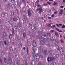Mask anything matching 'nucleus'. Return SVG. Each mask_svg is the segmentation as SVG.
Instances as JSON below:
<instances>
[{
	"instance_id": "obj_1",
	"label": "nucleus",
	"mask_w": 65,
	"mask_h": 65,
	"mask_svg": "<svg viewBox=\"0 0 65 65\" xmlns=\"http://www.w3.org/2000/svg\"><path fill=\"white\" fill-rule=\"evenodd\" d=\"M32 45L33 46H32V50L33 51L32 53L33 57H35V56H36V60L37 61H38L40 58H41V59H42L43 57L42 55V53H43L42 47H40L39 48V51L41 53V54H35V52H36V50L35 49V47L36 46V44L35 41H33Z\"/></svg>"
},
{
	"instance_id": "obj_2",
	"label": "nucleus",
	"mask_w": 65,
	"mask_h": 65,
	"mask_svg": "<svg viewBox=\"0 0 65 65\" xmlns=\"http://www.w3.org/2000/svg\"><path fill=\"white\" fill-rule=\"evenodd\" d=\"M50 53L48 52V58L47 59V60L48 61V62H50V61H55L56 59L55 58V57H50V56L51 57V56H52V53H51V51H50Z\"/></svg>"
},
{
	"instance_id": "obj_3",
	"label": "nucleus",
	"mask_w": 65,
	"mask_h": 65,
	"mask_svg": "<svg viewBox=\"0 0 65 65\" xmlns=\"http://www.w3.org/2000/svg\"><path fill=\"white\" fill-rule=\"evenodd\" d=\"M2 17L3 18H7L8 17V14L3 12L2 14Z\"/></svg>"
},
{
	"instance_id": "obj_4",
	"label": "nucleus",
	"mask_w": 65,
	"mask_h": 65,
	"mask_svg": "<svg viewBox=\"0 0 65 65\" xmlns=\"http://www.w3.org/2000/svg\"><path fill=\"white\" fill-rule=\"evenodd\" d=\"M21 27V25L18 24V25H16L14 27V28L16 30L18 29V28H20Z\"/></svg>"
},
{
	"instance_id": "obj_5",
	"label": "nucleus",
	"mask_w": 65,
	"mask_h": 65,
	"mask_svg": "<svg viewBox=\"0 0 65 65\" xmlns=\"http://www.w3.org/2000/svg\"><path fill=\"white\" fill-rule=\"evenodd\" d=\"M40 10L39 13L40 14H41V12L42 11V8L41 7V8L39 9H38L36 10L37 11H38V10Z\"/></svg>"
},
{
	"instance_id": "obj_6",
	"label": "nucleus",
	"mask_w": 65,
	"mask_h": 65,
	"mask_svg": "<svg viewBox=\"0 0 65 65\" xmlns=\"http://www.w3.org/2000/svg\"><path fill=\"white\" fill-rule=\"evenodd\" d=\"M60 53L61 55H63V53L64 52L63 51V49L62 48H60Z\"/></svg>"
},
{
	"instance_id": "obj_7",
	"label": "nucleus",
	"mask_w": 65,
	"mask_h": 65,
	"mask_svg": "<svg viewBox=\"0 0 65 65\" xmlns=\"http://www.w3.org/2000/svg\"><path fill=\"white\" fill-rule=\"evenodd\" d=\"M9 63L10 64H12V60H11V58H9Z\"/></svg>"
},
{
	"instance_id": "obj_8",
	"label": "nucleus",
	"mask_w": 65,
	"mask_h": 65,
	"mask_svg": "<svg viewBox=\"0 0 65 65\" xmlns=\"http://www.w3.org/2000/svg\"><path fill=\"white\" fill-rule=\"evenodd\" d=\"M28 16H29V17H30V16L32 15V14H31V13L30 11L29 10H28Z\"/></svg>"
},
{
	"instance_id": "obj_9",
	"label": "nucleus",
	"mask_w": 65,
	"mask_h": 65,
	"mask_svg": "<svg viewBox=\"0 0 65 65\" xmlns=\"http://www.w3.org/2000/svg\"><path fill=\"white\" fill-rule=\"evenodd\" d=\"M14 64L15 65H20V62H17L16 61H14Z\"/></svg>"
},
{
	"instance_id": "obj_10",
	"label": "nucleus",
	"mask_w": 65,
	"mask_h": 65,
	"mask_svg": "<svg viewBox=\"0 0 65 65\" xmlns=\"http://www.w3.org/2000/svg\"><path fill=\"white\" fill-rule=\"evenodd\" d=\"M48 14L49 15H51V10H48Z\"/></svg>"
},
{
	"instance_id": "obj_11",
	"label": "nucleus",
	"mask_w": 65,
	"mask_h": 65,
	"mask_svg": "<svg viewBox=\"0 0 65 65\" xmlns=\"http://www.w3.org/2000/svg\"><path fill=\"white\" fill-rule=\"evenodd\" d=\"M63 11L62 10H60L59 11V13L60 14H61L62 15V14H63Z\"/></svg>"
},
{
	"instance_id": "obj_12",
	"label": "nucleus",
	"mask_w": 65,
	"mask_h": 65,
	"mask_svg": "<svg viewBox=\"0 0 65 65\" xmlns=\"http://www.w3.org/2000/svg\"><path fill=\"white\" fill-rule=\"evenodd\" d=\"M6 24L7 25H9L10 24V22L7 20H6Z\"/></svg>"
},
{
	"instance_id": "obj_13",
	"label": "nucleus",
	"mask_w": 65,
	"mask_h": 65,
	"mask_svg": "<svg viewBox=\"0 0 65 65\" xmlns=\"http://www.w3.org/2000/svg\"><path fill=\"white\" fill-rule=\"evenodd\" d=\"M11 6L13 8H15V5L13 4H11Z\"/></svg>"
},
{
	"instance_id": "obj_14",
	"label": "nucleus",
	"mask_w": 65,
	"mask_h": 65,
	"mask_svg": "<svg viewBox=\"0 0 65 65\" xmlns=\"http://www.w3.org/2000/svg\"><path fill=\"white\" fill-rule=\"evenodd\" d=\"M11 7V6H10V4H8L7 5V7L8 8H9V9L10 8V7Z\"/></svg>"
},
{
	"instance_id": "obj_15",
	"label": "nucleus",
	"mask_w": 65,
	"mask_h": 65,
	"mask_svg": "<svg viewBox=\"0 0 65 65\" xmlns=\"http://www.w3.org/2000/svg\"><path fill=\"white\" fill-rule=\"evenodd\" d=\"M14 13H15L14 12V11H12L11 12V14L12 16L13 17L14 16Z\"/></svg>"
},
{
	"instance_id": "obj_16",
	"label": "nucleus",
	"mask_w": 65,
	"mask_h": 65,
	"mask_svg": "<svg viewBox=\"0 0 65 65\" xmlns=\"http://www.w3.org/2000/svg\"><path fill=\"white\" fill-rule=\"evenodd\" d=\"M10 25L11 26V27L10 28V29L11 31H13V26L12 24H10Z\"/></svg>"
},
{
	"instance_id": "obj_17",
	"label": "nucleus",
	"mask_w": 65,
	"mask_h": 65,
	"mask_svg": "<svg viewBox=\"0 0 65 65\" xmlns=\"http://www.w3.org/2000/svg\"><path fill=\"white\" fill-rule=\"evenodd\" d=\"M19 34L20 35H22V30L21 29H20L19 30Z\"/></svg>"
},
{
	"instance_id": "obj_18",
	"label": "nucleus",
	"mask_w": 65,
	"mask_h": 65,
	"mask_svg": "<svg viewBox=\"0 0 65 65\" xmlns=\"http://www.w3.org/2000/svg\"><path fill=\"white\" fill-rule=\"evenodd\" d=\"M43 32L44 33H45V34H46V30L45 29H44L43 30Z\"/></svg>"
},
{
	"instance_id": "obj_19",
	"label": "nucleus",
	"mask_w": 65,
	"mask_h": 65,
	"mask_svg": "<svg viewBox=\"0 0 65 65\" xmlns=\"http://www.w3.org/2000/svg\"><path fill=\"white\" fill-rule=\"evenodd\" d=\"M7 35V34H6V33L4 32V33H3V36L4 37H6Z\"/></svg>"
},
{
	"instance_id": "obj_20",
	"label": "nucleus",
	"mask_w": 65,
	"mask_h": 65,
	"mask_svg": "<svg viewBox=\"0 0 65 65\" xmlns=\"http://www.w3.org/2000/svg\"><path fill=\"white\" fill-rule=\"evenodd\" d=\"M44 18L45 19H47L48 17H47V16L45 14L44 15Z\"/></svg>"
},
{
	"instance_id": "obj_21",
	"label": "nucleus",
	"mask_w": 65,
	"mask_h": 65,
	"mask_svg": "<svg viewBox=\"0 0 65 65\" xmlns=\"http://www.w3.org/2000/svg\"><path fill=\"white\" fill-rule=\"evenodd\" d=\"M44 54L45 55H46V54H47V50H45L44 51Z\"/></svg>"
},
{
	"instance_id": "obj_22",
	"label": "nucleus",
	"mask_w": 65,
	"mask_h": 65,
	"mask_svg": "<svg viewBox=\"0 0 65 65\" xmlns=\"http://www.w3.org/2000/svg\"><path fill=\"white\" fill-rule=\"evenodd\" d=\"M22 57H23V58H26V56L23 53H22Z\"/></svg>"
},
{
	"instance_id": "obj_23",
	"label": "nucleus",
	"mask_w": 65,
	"mask_h": 65,
	"mask_svg": "<svg viewBox=\"0 0 65 65\" xmlns=\"http://www.w3.org/2000/svg\"><path fill=\"white\" fill-rule=\"evenodd\" d=\"M19 46L20 48H21V47H22V44L21 43H20L19 44Z\"/></svg>"
},
{
	"instance_id": "obj_24",
	"label": "nucleus",
	"mask_w": 65,
	"mask_h": 65,
	"mask_svg": "<svg viewBox=\"0 0 65 65\" xmlns=\"http://www.w3.org/2000/svg\"><path fill=\"white\" fill-rule=\"evenodd\" d=\"M26 19L24 18L23 19V23H26Z\"/></svg>"
},
{
	"instance_id": "obj_25",
	"label": "nucleus",
	"mask_w": 65,
	"mask_h": 65,
	"mask_svg": "<svg viewBox=\"0 0 65 65\" xmlns=\"http://www.w3.org/2000/svg\"><path fill=\"white\" fill-rule=\"evenodd\" d=\"M33 6L35 7L36 6V3L35 2L34 3Z\"/></svg>"
},
{
	"instance_id": "obj_26",
	"label": "nucleus",
	"mask_w": 65,
	"mask_h": 65,
	"mask_svg": "<svg viewBox=\"0 0 65 65\" xmlns=\"http://www.w3.org/2000/svg\"><path fill=\"white\" fill-rule=\"evenodd\" d=\"M53 9L54 10H56L57 9V8L56 7H55L53 8Z\"/></svg>"
},
{
	"instance_id": "obj_27",
	"label": "nucleus",
	"mask_w": 65,
	"mask_h": 65,
	"mask_svg": "<svg viewBox=\"0 0 65 65\" xmlns=\"http://www.w3.org/2000/svg\"><path fill=\"white\" fill-rule=\"evenodd\" d=\"M9 37L10 39H11L12 38V36L10 34H9Z\"/></svg>"
},
{
	"instance_id": "obj_28",
	"label": "nucleus",
	"mask_w": 65,
	"mask_h": 65,
	"mask_svg": "<svg viewBox=\"0 0 65 65\" xmlns=\"http://www.w3.org/2000/svg\"><path fill=\"white\" fill-rule=\"evenodd\" d=\"M25 9V7L23 8L22 9V11L23 12H26V10H25L24 11H23V9Z\"/></svg>"
},
{
	"instance_id": "obj_29",
	"label": "nucleus",
	"mask_w": 65,
	"mask_h": 65,
	"mask_svg": "<svg viewBox=\"0 0 65 65\" xmlns=\"http://www.w3.org/2000/svg\"><path fill=\"white\" fill-rule=\"evenodd\" d=\"M62 59H65V55H64V54H62Z\"/></svg>"
},
{
	"instance_id": "obj_30",
	"label": "nucleus",
	"mask_w": 65,
	"mask_h": 65,
	"mask_svg": "<svg viewBox=\"0 0 65 65\" xmlns=\"http://www.w3.org/2000/svg\"><path fill=\"white\" fill-rule=\"evenodd\" d=\"M23 36L24 37H25L26 36V33L23 32Z\"/></svg>"
},
{
	"instance_id": "obj_31",
	"label": "nucleus",
	"mask_w": 65,
	"mask_h": 65,
	"mask_svg": "<svg viewBox=\"0 0 65 65\" xmlns=\"http://www.w3.org/2000/svg\"><path fill=\"white\" fill-rule=\"evenodd\" d=\"M58 4L57 3H54L53 4L54 5H56L57 6Z\"/></svg>"
},
{
	"instance_id": "obj_32",
	"label": "nucleus",
	"mask_w": 65,
	"mask_h": 65,
	"mask_svg": "<svg viewBox=\"0 0 65 65\" xmlns=\"http://www.w3.org/2000/svg\"><path fill=\"white\" fill-rule=\"evenodd\" d=\"M55 45H58V42H57V41H56L55 42Z\"/></svg>"
},
{
	"instance_id": "obj_33",
	"label": "nucleus",
	"mask_w": 65,
	"mask_h": 65,
	"mask_svg": "<svg viewBox=\"0 0 65 65\" xmlns=\"http://www.w3.org/2000/svg\"><path fill=\"white\" fill-rule=\"evenodd\" d=\"M55 34L56 35V36H57V37H58L59 36H58V34L57 32H55Z\"/></svg>"
},
{
	"instance_id": "obj_34",
	"label": "nucleus",
	"mask_w": 65,
	"mask_h": 65,
	"mask_svg": "<svg viewBox=\"0 0 65 65\" xmlns=\"http://www.w3.org/2000/svg\"><path fill=\"white\" fill-rule=\"evenodd\" d=\"M55 27H56L55 26V25H53V26H52L51 27V28H52V29H54Z\"/></svg>"
},
{
	"instance_id": "obj_35",
	"label": "nucleus",
	"mask_w": 65,
	"mask_h": 65,
	"mask_svg": "<svg viewBox=\"0 0 65 65\" xmlns=\"http://www.w3.org/2000/svg\"><path fill=\"white\" fill-rule=\"evenodd\" d=\"M42 33V32H41L40 31H38V34H40V35H41V34Z\"/></svg>"
},
{
	"instance_id": "obj_36",
	"label": "nucleus",
	"mask_w": 65,
	"mask_h": 65,
	"mask_svg": "<svg viewBox=\"0 0 65 65\" xmlns=\"http://www.w3.org/2000/svg\"><path fill=\"white\" fill-rule=\"evenodd\" d=\"M60 41L62 43H63V44H64V42H63V40L61 39V40H60Z\"/></svg>"
},
{
	"instance_id": "obj_37",
	"label": "nucleus",
	"mask_w": 65,
	"mask_h": 65,
	"mask_svg": "<svg viewBox=\"0 0 65 65\" xmlns=\"http://www.w3.org/2000/svg\"><path fill=\"white\" fill-rule=\"evenodd\" d=\"M4 62L5 63H6V59L5 58H4Z\"/></svg>"
},
{
	"instance_id": "obj_38",
	"label": "nucleus",
	"mask_w": 65,
	"mask_h": 65,
	"mask_svg": "<svg viewBox=\"0 0 65 65\" xmlns=\"http://www.w3.org/2000/svg\"><path fill=\"white\" fill-rule=\"evenodd\" d=\"M10 50L11 51V53L12 54V53H13V50H12V49H10Z\"/></svg>"
},
{
	"instance_id": "obj_39",
	"label": "nucleus",
	"mask_w": 65,
	"mask_h": 65,
	"mask_svg": "<svg viewBox=\"0 0 65 65\" xmlns=\"http://www.w3.org/2000/svg\"><path fill=\"white\" fill-rule=\"evenodd\" d=\"M58 13V11H56L54 12V14H57Z\"/></svg>"
},
{
	"instance_id": "obj_40",
	"label": "nucleus",
	"mask_w": 65,
	"mask_h": 65,
	"mask_svg": "<svg viewBox=\"0 0 65 65\" xmlns=\"http://www.w3.org/2000/svg\"><path fill=\"white\" fill-rule=\"evenodd\" d=\"M17 23H19L20 22V20H17Z\"/></svg>"
},
{
	"instance_id": "obj_41",
	"label": "nucleus",
	"mask_w": 65,
	"mask_h": 65,
	"mask_svg": "<svg viewBox=\"0 0 65 65\" xmlns=\"http://www.w3.org/2000/svg\"><path fill=\"white\" fill-rule=\"evenodd\" d=\"M14 51L15 53H16V52H17V50L16 49V48H14Z\"/></svg>"
},
{
	"instance_id": "obj_42",
	"label": "nucleus",
	"mask_w": 65,
	"mask_h": 65,
	"mask_svg": "<svg viewBox=\"0 0 65 65\" xmlns=\"http://www.w3.org/2000/svg\"><path fill=\"white\" fill-rule=\"evenodd\" d=\"M47 26L48 27H51V25L50 24H48Z\"/></svg>"
},
{
	"instance_id": "obj_43",
	"label": "nucleus",
	"mask_w": 65,
	"mask_h": 65,
	"mask_svg": "<svg viewBox=\"0 0 65 65\" xmlns=\"http://www.w3.org/2000/svg\"><path fill=\"white\" fill-rule=\"evenodd\" d=\"M42 45H43V44H44V43H45V42H44V41H42Z\"/></svg>"
},
{
	"instance_id": "obj_44",
	"label": "nucleus",
	"mask_w": 65,
	"mask_h": 65,
	"mask_svg": "<svg viewBox=\"0 0 65 65\" xmlns=\"http://www.w3.org/2000/svg\"><path fill=\"white\" fill-rule=\"evenodd\" d=\"M31 28H32V29H33L34 30H35V29H36V28H35V27H31Z\"/></svg>"
},
{
	"instance_id": "obj_45",
	"label": "nucleus",
	"mask_w": 65,
	"mask_h": 65,
	"mask_svg": "<svg viewBox=\"0 0 65 65\" xmlns=\"http://www.w3.org/2000/svg\"><path fill=\"white\" fill-rule=\"evenodd\" d=\"M36 3L37 4H39V1L38 0H37L36 2Z\"/></svg>"
},
{
	"instance_id": "obj_46",
	"label": "nucleus",
	"mask_w": 65,
	"mask_h": 65,
	"mask_svg": "<svg viewBox=\"0 0 65 65\" xmlns=\"http://www.w3.org/2000/svg\"><path fill=\"white\" fill-rule=\"evenodd\" d=\"M0 23L1 25H2V24H3V23H2V21L0 19Z\"/></svg>"
},
{
	"instance_id": "obj_47",
	"label": "nucleus",
	"mask_w": 65,
	"mask_h": 65,
	"mask_svg": "<svg viewBox=\"0 0 65 65\" xmlns=\"http://www.w3.org/2000/svg\"><path fill=\"white\" fill-rule=\"evenodd\" d=\"M62 29H64V28H65V26L64 25H63V26H62Z\"/></svg>"
},
{
	"instance_id": "obj_48",
	"label": "nucleus",
	"mask_w": 65,
	"mask_h": 65,
	"mask_svg": "<svg viewBox=\"0 0 65 65\" xmlns=\"http://www.w3.org/2000/svg\"><path fill=\"white\" fill-rule=\"evenodd\" d=\"M57 48L58 49V50H59V48H60V47L59 46L57 45Z\"/></svg>"
},
{
	"instance_id": "obj_49",
	"label": "nucleus",
	"mask_w": 65,
	"mask_h": 65,
	"mask_svg": "<svg viewBox=\"0 0 65 65\" xmlns=\"http://www.w3.org/2000/svg\"><path fill=\"white\" fill-rule=\"evenodd\" d=\"M47 4H48L49 5H51L52 4V3H51L49 2H47Z\"/></svg>"
},
{
	"instance_id": "obj_50",
	"label": "nucleus",
	"mask_w": 65,
	"mask_h": 65,
	"mask_svg": "<svg viewBox=\"0 0 65 65\" xmlns=\"http://www.w3.org/2000/svg\"><path fill=\"white\" fill-rule=\"evenodd\" d=\"M55 29H56L57 31H59V29L58 28H57V27H55Z\"/></svg>"
},
{
	"instance_id": "obj_51",
	"label": "nucleus",
	"mask_w": 65,
	"mask_h": 65,
	"mask_svg": "<svg viewBox=\"0 0 65 65\" xmlns=\"http://www.w3.org/2000/svg\"><path fill=\"white\" fill-rule=\"evenodd\" d=\"M2 32H5V29H2Z\"/></svg>"
},
{
	"instance_id": "obj_52",
	"label": "nucleus",
	"mask_w": 65,
	"mask_h": 65,
	"mask_svg": "<svg viewBox=\"0 0 65 65\" xmlns=\"http://www.w3.org/2000/svg\"><path fill=\"white\" fill-rule=\"evenodd\" d=\"M54 16H55V15L54 14H52V15L51 17H52V18H54Z\"/></svg>"
},
{
	"instance_id": "obj_53",
	"label": "nucleus",
	"mask_w": 65,
	"mask_h": 65,
	"mask_svg": "<svg viewBox=\"0 0 65 65\" xmlns=\"http://www.w3.org/2000/svg\"><path fill=\"white\" fill-rule=\"evenodd\" d=\"M14 21H15V17L14 18H13Z\"/></svg>"
},
{
	"instance_id": "obj_54",
	"label": "nucleus",
	"mask_w": 65,
	"mask_h": 65,
	"mask_svg": "<svg viewBox=\"0 0 65 65\" xmlns=\"http://www.w3.org/2000/svg\"><path fill=\"white\" fill-rule=\"evenodd\" d=\"M44 6H47V4H44L43 5Z\"/></svg>"
},
{
	"instance_id": "obj_55",
	"label": "nucleus",
	"mask_w": 65,
	"mask_h": 65,
	"mask_svg": "<svg viewBox=\"0 0 65 65\" xmlns=\"http://www.w3.org/2000/svg\"><path fill=\"white\" fill-rule=\"evenodd\" d=\"M56 56L57 58H58L59 57V55L58 54L56 55Z\"/></svg>"
},
{
	"instance_id": "obj_56",
	"label": "nucleus",
	"mask_w": 65,
	"mask_h": 65,
	"mask_svg": "<svg viewBox=\"0 0 65 65\" xmlns=\"http://www.w3.org/2000/svg\"><path fill=\"white\" fill-rule=\"evenodd\" d=\"M60 7V8H62V9L63 8H64V7L63 6H61Z\"/></svg>"
},
{
	"instance_id": "obj_57",
	"label": "nucleus",
	"mask_w": 65,
	"mask_h": 65,
	"mask_svg": "<svg viewBox=\"0 0 65 65\" xmlns=\"http://www.w3.org/2000/svg\"><path fill=\"white\" fill-rule=\"evenodd\" d=\"M24 4H25L24 5L25 6H26V2H24Z\"/></svg>"
},
{
	"instance_id": "obj_58",
	"label": "nucleus",
	"mask_w": 65,
	"mask_h": 65,
	"mask_svg": "<svg viewBox=\"0 0 65 65\" xmlns=\"http://www.w3.org/2000/svg\"><path fill=\"white\" fill-rule=\"evenodd\" d=\"M17 20H20V18L19 17H18L17 18Z\"/></svg>"
},
{
	"instance_id": "obj_59",
	"label": "nucleus",
	"mask_w": 65,
	"mask_h": 65,
	"mask_svg": "<svg viewBox=\"0 0 65 65\" xmlns=\"http://www.w3.org/2000/svg\"><path fill=\"white\" fill-rule=\"evenodd\" d=\"M4 42L5 44V45H6V44H7L6 43V41H4Z\"/></svg>"
},
{
	"instance_id": "obj_60",
	"label": "nucleus",
	"mask_w": 65,
	"mask_h": 65,
	"mask_svg": "<svg viewBox=\"0 0 65 65\" xmlns=\"http://www.w3.org/2000/svg\"><path fill=\"white\" fill-rule=\"evenodd\" d=\"M56 25L57 26V27H59V28L60 27V26H59V25L58 24H56Z\"/></svg>"
},
{
	"instance_id": "obj_61",
	"label": "nucleus",
	"mask_w": 65,
	"mask_h": 65,
	"mask_svg": "<svg viewBox=\"0 0 65 65\" xmlns=\"http://www.w3.org/2000/svg\"><path fill=\"white\" fill-rule=\"evenodd\" d=\"M48 19L50 20H51L52 19V18L50 17H48Z\"/></svg>"
},
{
	"instance_id": "obj_62",
	"label": "nucleus",
	"mask_w": 65,
	"mask_h": 65,
	"mask_svg": "<svg viewBox=\"0 0 65 65\" xmlns=\"http://www.w3.org/2000/svg\"><path fill=\"white\" fill-rule=\"evenodd\" d=\"M7 44L8 45H9V44H10V43H9V42H8L7 43Z\"/></svg>"
},
{
	"instance_id": "obj_63",
	"label": "nucleus",
	"mask_w": 65,
	"mask_h": 65,
	"mask_svg": "<svg viewBox=\"0 0 65 65\" xmlns=\"http://www.w3.org/2000/svg\"><path fill=\"white\" fill-rule=\"evenodd\" d=\"M15 39L16 40H18V38L17 37H16L15 38Z\"/></svg>"
},
{
	"instance_id": "obj_64",
	"label": "nucleus",
	"mask_w": 65,
	"mask_h": 65,
	"mask_svg": "<svg viewBox=\"0 0 65 65\" xmlns=\"http://www.w3.org/2000/svg\"><path fill=\"white\" fill-rule=\"evenodd\" d=\"M38 20L39 21V20H40L41 18L40 17H38Z\"/></svg>"
}]
</instances>
